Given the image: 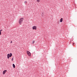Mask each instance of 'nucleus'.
<instances>
[{
  "instance_id": "obj_7",
  "label": "nucleus",
  "mask_w": 77,
  "mask_h": 77,
  "mask_svg": "<svg viewBox=\"0 0 77 77\" xmlns=\"http://www.w3.org/2000/svg\"><path fill=\"white\" fill-rule=\"evenodd\" d=\"M13 66L14 68H15V64H13Z\"/></svg>"
},
{
  "instance_id": "obj_14",
  "label": "nucleus",
  "mask_w": 77,
  "mask_h": 77,
  "mask_svg": "<svg viewBox=\"0 0 77 77\" xmlns=\"http://www.w3.org/2000/svg\"><path fill=\"white\" fill-rule=\"evenodd\" d=\"M37 1L38 2H39V0H37Z\"/></svg>"
},
{
  "instance_id": "obj_2",
  "label": "nucleus",
  "mask_w": 77,
  "mask_h": 77,
  "mask_svg": "<svg viewBox=\"0 0 77 77\" xmlns=\"http://www.w3.org/2000/svg\"><path fill=\"white\" fill-rule=\"evenodd\" d=\"M12 56V54L11 53L8 54L7 55L8 59H9V57H11Z\"/></svg>"
},
{
  "instance_id": "obj_8",
  "label": "nucleus",
  "mask_w": 77,
  "mask_h": 77,
  "mask_svg": "<svg viewBox=\"0 0 77 77\" xmlns=\"http://www.w3.org/2000/svg\"><path fill=\"white\" fill-rule=\"evenodd\" d=\"M35 41L33 40L32 41V44H34V43H35Z\"/></svg>"
},
{
  "instance_id": "obj_13",
  "label": "nucleus",
  "mask_w": 77,
  "mask_h": 77,
  "mask_svg": "<svg viewBox=\"0 0 77 77\" xmlns=\"http://www.w3.org/2000/svg\"><path fill=\"white\" fill-rule=\"evenodd\" d=\"M11 43H12V41H11Z\"/></svg>"
},
{
  "instance_id": "obj_11",
  "label": "nucleus",
  "mask_w": 77,
  "mask_h": 77,
  "mask_svg": "<svg viewBox=\"0 0 77 77\" xmlns=\"http://www.w3.org/2000/svg\"><path fill=\"white\" fill-rule=\"evenodd\" d=\"M1 33H2V32H1V31H0V35H1Z\"/></svg>"
},
{
  "instance_id": "obj_3",
  "label": "nucleus",
  "mask_w": 77,
  "mask_h": 77,
  "mask_svg": "<svg viewBox=\"0 0 77 77\" xmlns=\"http://www.w3.org/2000/svg\"><path fill=\"white\" fill-rule=\"evenodd\" d=\"M27 53L29 56H31V53L29 51H27Z\"/></svg>"
},
{
  "instance_id": "obj_9",
  "label": "nucleus",
  "mask_w": 77,
  "mask_h": 77,
  "mask_svg": "<svg viewBox=\"0 0 77 77\" xmlns=\"http://www.w3.org/2000/svg\"><path fill=\"white\" fill-rule=\"evenodd\" d=\"M14 60V57H13V58H12V59H11L12 61H13Z\"/></svg>"
},
{
  "instance_id": "obj_1",
  "label": "nucleus",
  "mask_w": 77,
  "mask_h": 77,
  "mask_svg": "<svg viewBox=\"0 0 77 77\" xmlns=\"http://www.w3.org/2000/svg\"><path fill=\"white\" fill-rule=\"evenodd\" d=\"M23 20L24 17L21 18L19 20V24H22V23H23Z\"/></svg>"
},
{
  "instance_id": "obj_12",
  "label": "nucleus",
  "mask_w": 77,
  "mask_h": 77,
  "mask_svg": "<svg viewBox=\"0 0 77 77\" xmlns=\"http://www.w3.org/2000/svg\"><path fill=\"white\" fill-rule=\"evenodd\" d=\"M2 30H2V29L0 30V32H2Z\"/></svg>"
},
{
  "instance_id": "obj_5",
  "label": "nucleus",
  "mask_w": 77,
  "mask_h": 77,
  "mask_svg": "<svg viewBox=\"0 0 77 77\" xmlns=\"http://www.w3.org/2000/svg\"><path fill=\"white\" fill-rule=\"evenodd\" d=\"M6 72H7V70H5L3 72V74H5V73H6Z\"/></svg>"
},
{
  "instance_id": "obj_6",
  "label": "nucleus",
  "mask_w": 77,
  "mask_h": 77,
  "mask_svg": "<svg viewBox=\"0 0 77 77\" xmlns=\"http://www.w3.org/2000/svg\"><path fill=\"white\" fill-rule=\"evenodd\" d=\"M60 21L61 23H62V21H63V18H61L60 19Z\"/></svg>"
},
{
  "instance_id": "obj_10",
  "label": "nucleus",
  "mask_w": 77,
  "mask_h": 77,
  "mask_svg": "<svg viewBox=\"0 0 77 77\" xmlns=\"http://www.w3.org/2000/svg\"><path fill=\"white\" fill-rule=\"evenodd\" d=\"M24 3H27V1H25V2H24Z\"/></svg>"
},
{
  "instance_id": "obj_4",
  "label": "nucleus",
  "mask_w": 77,
  "mask_h": 77,
  "mask_svg": "<svg viewBox=\"0 0 77 77\" xmlns=\"http://www.w3.org/2000/svg\"><path fill=\"white\" fill-rule=\"evenodd\" d=\"M36 26H34L32 27V29L33 30H36Z\"/></svg>"
}]
</instances>
